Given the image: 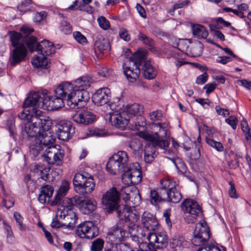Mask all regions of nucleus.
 Masks as SVG:
<instances>
[{
	"label": "nucleus",
	"instance_id": "f257e3e1",
	"mask_svg": "<svg viewBox=\"0 0 251 251\" xmlns=\"http://www.w3.org/2000/svg\"><path fill=\"white\" fill-rule=\"evenodd\" d=\"M50 124L47 128L44 126V122L41 126H36L32 124H25V130L28 137H35L45 148L44 152V159L48 164H56L61 165L64 157V151L59 145H53L55 139L52 133L49 130L52 125V121L50 118Z\"/></svg>",
	"mask_w": 251,
	"mask_h": 251
},
{
	"label": "nucleus",
	"instance_id": "f03ea898",
	"mask_svg": "<svg viewBox=\"0 0 251 251\" xmlns=\"http://www.w3.org/2000/svg\"><path fill=\"white\" fill-rule=\"evenodd\" d=\"M45 96V91L30 93L23 102L24 109L18 114V118L26 121L25 124H32L39 126L44 122V126L48 127L50 124V118L38 109L41 104L44 105Z\"/></svg>",
	"mask_w": 251,
	"mask_h": 251
},
{
	"label": "nucleus",
	"instance_id": "7ed1b4c3",
	"mask_svg": "<svg viewBox=\"0 0 251 251\" xmlns=\"http://www.w3.org/2000/svg\"><path fill=\"white\" fill-rule=\"evenodd\" d=\"M71 85L68 83H61L54 90V96L49 95L48 92L45 90L44 105L50 107L51 110H58L64 106L65 101L67 105L72 109L79 108L80 106L77 103H74V106L68 104L69 100L73 101V97L70 93Z\"/></svg>",
	"mask_w": 251,
	"mask_h": 251
},
{
	"label": "nucleus",
	"instance_id": "20e7f679",
	"mask_svg": "<svg viewBox=\"0 0 251 251\" xmlns=\"http://www.w3.org/2000/svg\"><path fill=\"white\" fill-rule=\"evenodd\" d=\"M92 78L89 75H84L77 78L74 81V84L69 82H64L70 84L72 88L70 90L73 97V101L69 100L68 103L72 107L74 106V103H77L80 107L84 106L86 102L89 100V94L86 90L90 87L92 82Z\"/></svg>",
	"mask_w": 251,
	"mask_h": 251
},
{
	"label": "nucleus",
	"instance_id": "39448f33",
	"mask_svg": "<svg viewBox=\"0 0 251 251\" xmlns=\"http://www.w3.org/2000/svg\"><path fill=\"white\" fill-rule=\"evenodd\" d=\"M121 193L115 187H112L107 190L102 196L101 202L104 208L109 213L116 210L119 218L120 214L128 216H135L131 211V208L123 205H119Z\"/></svg>",
	"mask_w": 251,
	"mask_h": 251
},
{
	"label": "nucleus",
	"instance_id": "423d86ee",
	"mask_svg": "<svg viewBox=\"0 0 251 251\" xmlns=\"http://www.w3.org/2000/svg\"><path fill=\"white\" fill-rule=\"evenodd\" d=\"M154 127L158 129V131L155 132L153 134L141 131L139 133V136L145 139L147 142L155 144L157 147L165 150V153L171 155L173 151L170 150H166L169 143L164 139L167 136V125L165 123H158L154 124Z\"/></svg>",
	"mask_w": 251,
	"mask_h": 251
},
{
	"label": "nucleus",
	"instance_id": "0eeeda50",
	"mask_svg": "<svg viewBox=\"0 0 251 251\" xmlns=\"http://www.w3.org/2000/svg\"><path fill=\"white\" fill-rule=\"evenodd\" d=\"M144 61V52H138L133 54L123 65L124 74L130 82H135L141 73L140 66Z\"/></svg>",
	"mask_w": 251,
	"mask_h": 251
},
{
	"label": "nucleus",
	"instance_id": "6e6552de",
	"mask_svg": "<svg viewBox=\"0 0 251 251\" xmlns=\"http://www.w3.org/2000/svg\"><path fill=\"white\" fill-rule=\"evenodd\" d=\"M119 220L108 232L106 236V242L110 245L116 246L127 236V228L126 224V215H119Z\"/></svg>",
	"mask_w": 251,
	"mask_h": 251
},
{
	"label": "nucleus",
	"instance_id": "1a4fd4ad",
	"mask_svg": "<svg viewBox=\"0 0 251 251\" xmlns=\"http://www.w3.org/2000/svg\"><path fill=\"white\" fill-rule=\"evenodd\" d=\"M73 185L75 192L80 194H90L95 187L93 176L85 172L77 173L75 175Z\"/></svg>",
	"mask_w": 251,
	"mask_h": 251
},
{
	"label": "nucleus",
	"instance_id": "9d476101",
	"mask_svg": "<svg viewBox=\"0 0 251 251\" xmlns=\"http://www.w3.org/2000/svg\"><path fill=\"white\" fill-rule=\"evenodd\" d=\"M181 209L184 212L185 221L188 224L196 222L197 217L201 214L202 210L197 201L192 199H185L181 204Z\"/></svg>",
	"mask_w": 251,
	"mask_h": 251
},
{
	"label": "nucleus",
	"instance_id": "9b49d317",
	"mask_svg": "<svg viewBox=\"0 0 251 251\" xmlns=\"http://www.w3.org/2000/svg\"><path fill=\"white\" fill-rule=\"evenodd\" d=\"M160 185L164 188L162 199L165 201L177 203L182 199L180 191L176 188L175 181L171 179H163L160 180Z\"/></svg>",
	"mask_w": 251,
	"mask_h": 251
},
{
	"label": "nucleus",
	"instance_id": "f8f14e48",
	"mask_svg": "<svg viewBox=\"0 0 251 251\" xmlns=\"http://www.w3.org/2000/svg\"><path fill=\"white\" fill-rule=\"evenodd\" d=\"M66 201L68 204H71L74 206H76L84 214H89L92 213L96 207V201L88 198L75 196L73 198L67 199Z\"/></svg>",
	"mask_w": 251,
	"mask_h": 251
},
{
	"label": "nucleus",
	"instance_id": "ddd939ff",
	"mask_svg": "<svg viewBox=\"0 0 251 251\" xmlns=\"http://www.w3.org/2000/svg\"><path fill=\"white\" fill-rule=\"evenodd\" d=\"M135 216L126 217V225L127 228V236L128 237L130 235L132 241L136 242L139 244V250L142 249V247L144 246L143 240L139 237V231L141 230V227H139L135 223L139 219V216L136 213H134Z\"/></svg>",
	"mask_w": 251,
	"mask_h": 251
},
{
	"label": "nucleus",
	"instance_id": "4468645a",
	"mask_svg": "<svg viewBox=\"0 0 251 251\" xmlns=\"http://www.w3.org/2000/svg\"><path fill=\"white\" fill-rule=\"evenodd\" d=\"M75 234L80 238L92 239L99 234L97 226L92 221H85L79 224L75 230Z\"/></svg>",
	"mask_w": 251,
	"mask_h": 251
},
{
	"label": "nucleus",
	"instance_id": "2eb2a0df",
	"mask_svg": "<svg viewBox=\"0 0 251 251\" xmlns=\"http://www.w3.org/2000/svg\"><path fill=\"white\" fill-rule=\"evenodd\" d=\"M65 203L66 204L64 205L63 209L58 208V216L59 219L64 220V225L67 228L72 229L75 227L78 217L73 210L74 206L71 204H68L67 202Z\"/></svg>",
	"mask_w": 251,
	"mask_h": 251
},
{
	"label": "nucleus",
	"instance_id": "dca6fc26",
	"mask_svg": "<svg viewBox=\"0 0 251 251\" xmlns=\"http://www.w3.org/2000/svg\"><path fill=\"white\" fill-rule=\"evenodd\" d=\"M39 51L40 52L39 55L33 57L32 64L38 69H47L50 66L49 60L46 56L50 55L54 53V46L52 44V45L50 46V47H47L46 49H42Z\"/></svg>",
	"mask_w": 251,
	"mask_h": 251
},
{
	"label": "nucleus",
	"instance_id": "f3484780",
	"mask_svg": "<svg viewBox=\"0 0 251 251\" xmlns=\"http://www.w3.org/2000/svg\"><path fill=\"white\" fill-rule=\"evenodd\" d=\"M55 127L58 139L64 141L70 139L75 132V127L68 121H60L56 124Z\"/></svg>",
	"mask_w": 251,
	"mask_h": 251
},
{
	"label": "nucleus",
	"instance_id": "a211bd4d",
	"mask_svg": "<svg viewBox=\"0 0 251 251\" xmlns=\"http://www.w3.org/2000/svg\"><path fill=\"white\" fill-rule=\"evenodd\" d=\"M210 235L208 227L206 225L203 226L202 223H199L196 225L194 236L191 239L192 243L195 246L203 245L209 240Z\"/></svg>",
	"mask_w": 251,
	"mask_h": 251
},
{
	"label": "nucleus",
	"instance_id": "6ab92c4d",
	"mask_svg": "<svg viewBox=\"0 0 251 251\" xmlns=\"http://www.w3.org/2000/svg\"><path fill=\"white\" fill-rule=\"evenodd\" d=\"M122 192H124L125 195H123V200L126 203L123 206L131 208V211L133 213V209L135 207L138 206L141 203V197L138 190L134 189L131 190L128 187H125Z\"/></svg>",
	"mask_w": 251,
	"mask_h": 251
},
{
	"label": "nucleus",
	"instance_id": "aec40b11",
	"mask_svg": "<svg viewBox=\"0 0 251 251\" xmlns=\"http://www.w3.org/2000/svg\"><path fill=\"white\" fill-rule=\"evenodd\" d=\"M71 118L75 123L87 126L92 124L96 120V116L88 110H82L72 114Z\"/></svg>",
	"mask_w": 251,
	"mask_h": 251
},
{
	"label": "nucleus",
	"instance_id": "412c9836",
	"mask_svg": "<svg viewBox=\"0 0 251 251\" xmlns=\"http://www.w3.org/2000/svg\"><path fill=\"white\" fill-rule=\"evenodd\" d=\"M13 47L14 49L10 54L9 62L11 66H15L25 60L27 51L25 44Z\"/></svg>",
	"mask_w": 251,
	"mask_h": 251
},
{
	"label": "nucleus",
	"instance_id": "4be33fe9",
	"mask_svg": "<svg viewBox=\"0 0 251 251\" xmlns=\"http://www.w3.org/2000/svg\"><path fill=\"white\" fill-rule=\"evenodd\" d=\"M110 120L112 125L121 130H125L128 123L131 124V117L125 111L111 116Z\"/></svg>",
	"mask_w": 251,
	"mask_h": 251
},
{
	"label": "nucleus",
	"instance_id": "5701e85b",
	"mask_svg": "<svg viewBox=\"0 0 251 251\" xmlns=\"http://www.w3.org/2000/svg\"><path fill=\"white\" fill-rule=\"evenodd\" d=\"M110 92L107 88L98 89L92 96V101L98 106L107 104L110 100Z\"/></svg>",
	"mask_w": 251,
	"mask_h": 251
},
{
	"label": "nucleus",
	"instance_id": "b1692460",
	"mask_svg": "<svg viewBox=\"0 0 251 251\" xmlns=\"http://www.w3.org/2000/svg\"><path fill=\"white\" fill-rule=\"evenodd\" d=\"M215 23L210 25V29L214 32V35L220 40L225 41V36L221 31L218 29H222L224 27L230 26L229 22L226 21L223 18L219 17L215 19Z\"/></svg>",
	"mask_w": 251,
	"mask_h": 251
},
{
	"label": "nucleus",
	"instance_id": "393cba45",
	"mask_svg": "<svg viewBox=\"0 0 251 251\" xmlns=\"http://www.w3.org/2000/svg\"><path fill=\"white\" fill-rule=\"evenodd\" d=\"M142 224L143 227L146 228L148 231H154L156 229L158 223L152 214L148 212H145L142 217Z\"/></svg>",
	"mask_w": 251,
	"mask_h": 251
},
{
	"label": "nucleus",
	"instance_id": "a878e982",
	"mask_svg": "<svg viewBox=\"0 0 251 251\" xmlns=\"http://www.w3.org/2000/svg\"><path fill=\"white\" fill-rule=\"evenodd\" d=\"M26 45L29 50L33 52L46 49L47 47H50V46H52V43L48 40H43L41 43H37L36 38L32 36L26 41Z\"/></svg>",
	"mask_w": 251,
	"mask_h": 251
},
{
	"label": "nucleus",
	"instance_id": "bb28decb",
	"mask_svg": "<svg viewBox=\"0 0 251 251\" xmlns=\"http://www.w3.org/2000/svg\"><path fill=\"white\" fill-rule=\"evenodd\" d=\"M123 175L125 177L127 178L130 183L133 185L138 184L142 180V172L139 169H130L128 167V170L125 172Z\"/></svg>",
	"mask_w": 251,
	"mask_h": 251
},
{
	"label": "nucleus",
	"instance_id": "cd10ccee",
	"mask_svg": "<svg viewBox=\"0 0 251 251\" xmlns=\"http://www.w3.org/2000/svg\"><path fill=\"white\" fill-rule=\"evenodd\" d=\"M141 69L143 71V75L145 78L148 79H152L155 78L156 73L150 61L146 60L145 54L144 52V61L140 66Z\"/></svg>",
	"mask_w": 251,
	"mask_h": 251
},
{
	"label": "nucleus",
	"instance_id": "c85d7f7f",
	"mask_svg": "<svg viewBox=\"0 0 251 251\" xmlns=\"http://www.w3.org/2000/svg\"><path fill=\"white\" fill-rule=\"evenodd\" d=\"M94 49L96 55L98 58H100L102 54L110 50L109 42L107 40H98L95 43Z\"/></svg>",
	"mask_w": 251,
	"mask_h": 251
},
{
	"label": "nucleus",
	"instance_id": "c756f323",
	"mask_svg": "<svg viewBox=\"0 0 251 251\" xmlns=\"http://www.w3.org/2000/svg\"><path fill=\"white\" fill-rule=\"evenodd\" d=\"M157 146L155 144L148 142L144 149V160L146 163H150L156 156V152Z\"/></svg>",
	"mask_w": 251,
	"mask_h": 251
},
{
	"label": "nucleus",
	"instance_id": "7c9ffc66",
	"mask_svg": "<svg viewBox=\"0 0 251 251\" xmlns=\"http://www.w3.org/2000/svg\"><path fill=\"white\" fill-rule=\"evenodd\" d=\"M106 170L112 175H117L120 173L124 174L126 172V170L121 166L115 159L111 156L109 158L106 165Z\"/></svg>",
	"mask_w": 251,
	"mask_h": 251
},
{
	"label": "nucleus",
	"instance_id": "2f4dec72",
	"mask_svg": "<svg viewBox=\"0 0 251 251\" xmlns=\"http://www.w3.org/2000/svg\"><path fill=\"white\" fill-rule=\"evenodd\" d=\"M112 157L115 160L118 162L126 171L128 170L129 158L127 153L126 151H119L114 154Z\"/></svg>",
	"mask_w": 251,
	"mask_h": 251
},
{
	"label": "nucleus",
	"instance_id": "473e14b6",
	"mask_svg": "<svg viewBox=\"0 0 251 251\" xmlns=\"http://www.w3.org/2000/svg\"><path fill=\"white\" fill-rule=\"evenodd\" d=\"M131 119L134 121V122L131 124L133 130H137L139 131V133L141 131L145 132L146 123V119L142 116H139L137 117H133ZM139 136V133H138Z\"/></svg>",
	"mask_w": 251,
	"mask_h": 251
},
{
	"label": "nucleus",
	"instance_id": "72a5a7b5",
	"mask_svg": "<svg viewBox=\"0 0 251 251\" xmlns=\"http://www.w3.org/2000/svg\"><path fill=\"white\" fill-rule=\"evenodd\" d=\"M45 149L46 148L43 147L42 145L39 143V142L35 138L34 139V142L29 146L30 153L34 157H37L40 153H42V155L44 157L43 154Z\"/></svg>",
	"mask_w": 251,
	"mask_h": 251
},
{
	"label": "nucleus",
	"instance_id": "f704fd0d",
	"mask_svg": "<svg viewBox=\"0 0 251 251\" xmlns=\"http://www.w3.org/2000/svg\"><path fill=\"white\" fill-rule=\"evenodd\" d=\"M193 35L199 39H206L208 35V31L201 25H196L192 26Z\"/></svg>",
	"mask_w": 251,
	"mask_h": 251
},
{
	"label": "nucleus",
	"instance_id": "c9c22d12",
	"mask_svg": "<svg viewBox=\"0 0 251 251\" xmlns=\"http://www.w3.org/2000/svg\"><path fill=\"white\" fill-rule=\"evenodd\" d=\"M34 3L32 0H23L17 6L18 10L22 13L34 11Z\"/></svg>",
	"mask_w": 251,
	"mask_h": 251
},
{
	"label": "nucleus",
	"instance_id": "e433bc0d",
	"mask_svg": "<svg viewBox=\"0 0 251 251\" xmlns=\"http://www.w3.org/2000/svg\"><path fill=\"white\" fill-rule=\"evenodd\" d=\"M138 39L142 41L143 43L146 46L149 50L154 51V41L143 33L140 32L137 35Z\"/></svg>",
	"mask_w": 251,
	"mask_h": 251
},
{
	"label": "nucleus",
	"instance_id": "4c0bfd02",
	"mask_svg": "<svg viewBox=\"0 0 251 251\" xmlns=\"http://www.w3.org/2000/svg\"><path fill=\"white\" fill-rule=\"evenodd\" d=\"M167 158L173 162L179 174L186 173L187 166L181 158L177 157L172 158L167 157Z\"/></svg>",
	"mask_w": 251,
	"mask_h": 251
},
{
	"label": "nucleus",
	"instance_id": "58836bf2",
	"mask_svg": "<svg viewBox=\"0 0 251 251\" xmlns=\"http://www.w3.org/2000/svg\"><path fill=\"white\" fill-rule=\"evenodd\" d=\"M104 241L103 239L98 238L93 241L91 246V251H112V250L108 247H105L104 250L102 249L104 247Z\"/></svg>",
	"mask_w": 251,
	"mask_h": 251
},
{
	"label": "nucleus",
	"instance_id": "ea45409f",
	"mask_svg": "<svg viewBox=\"0 0 251 251\" xmlns=\"http://www.w3.org/2000/svg\"><path fill=\"white\" fill-rule=\"evenodd\" d=\"M184 239L182 237L175 236L170 241V246L176 251L181 249L185 244Z\"/></svg>",
	"mask_w": 251,
	"mask_h": 251
},
{
	"label": "nucleus",
	"instance_id": "a19ab883",
	"mask_svg": "<svg viewBox=\"0 0 251 251\" xmlns=\"http://www.w3.org/2000/svg\"><path fill=\"white\" fill-rule=\"evenodd\" d=\"M164 192V188L161 186L160 189V194L155 190H151L150 193V198L151 203L155 205H157L159 202L165 201V200L162 199V196Z\"/></svg>",
	"mask_w": 251,
	"mask_h": 251
},
{
	"label": "nucleus",
	"instance_id": "79ce46f5",
	"mask_svg": "<svg viewBox=\"0 0 251 251\" xmlns=\"http://www.w3.org/2000/svg\"><path fill=\"white\" fill-rule=\"evenodd\" d=\"M168 244V237L165 232L158 233L156 244H155V248L163 249L165 248Z\"/></svg>",
	"mask_w": 251,
	"mask_h": 251
},
{
	"label": "nucleus",
	"instance_id": "37998d69",
	"mask_svg": "<svg viewBox=\"0 0 251 251\" xmlns=\"http://www.w3.org/2000/svg\"><path fill=\"white\" fill-rule=\"evenodd\" d=\"M22 37L21 33L15 31H11L10 33V38L12 46L17 47L20 44H24L23 43L20 42V40Z\"/></svg>",
	"mask_w": 251,
	"mask_h": 251
},
{
	"label": "nucleus",
	"instance_id": "c03bdc74",
	"mask_svg": "<svg viewBox=\"0 0 251 251\" xmlns=\"http://www.w3.org/2000/svg\"><path fill=\"white\" fill-rule=\"evenodd\" d=\"M205 140L206 143L209 146L215 149L217 151L219 152H222L224 151V147L220 142L216 141L209 137H206Z\"/></svg>",
	"mask_w": 251,
	"mask_h": 251
},
{
	"label": "nucleus",
	"instance_id": "a18cd8bd",
	"mask_svg": "<svg viewBox=\"0 0 251 251\" xmlns=\"http://www.w3.org/2000/svg\"><path fill=\"white\" fill-rule=\"evenodd\" d=\"M113 73V70L106 67H100L98 69V75L104 78H108Z\"/></svg>",
	"mask_w": 251,
	"mask_h": 251
},
{
	"label": "nucleus",
	"instance_id": "49530a36",
	"mask_svg": "<svg viewBox=\"0 0 251 251\" xmlns=\"http://www.w3.org/2000/svg\"><path fill=\"white\" fill-rule=\"evenodd\" d=\"M143 107L139 103H135L126 106L127 112L130 115H135L141 111H142Z\"/></svg>",
	"mask_w": 251,
	"mask_h": 251
},
{
	"label": "nucleus",
	"instance_id": "de8ad7c7",
	"mask_svg": "<svg viewBox=\"0 0 251 251\" xmlns=\"http://www.w3.org/2000/svg\"><path fill=\"white\" fill-rule=\"evenodd\" d=\"M4 229L6 231V241L8 244H12L14 242V236L11 226L5 221L3 222Z\"/></svg>",
	"mask_w": 251,
	"mask_h": 251
},
{
	"label": "nucleus",
	"instance_id": "09e8293b",
	"mask_svg": "<svg viewBox=\"0 0 251 251\" xmlns=\"http://www.w3.org/2000/svg\"><path fill=\"white\" fill-rule=\"evenodd\" d=\"M33 31V29L26 25H23L21 28L20 33H22V36H24L23 41L26 44V42L30 37H27Z\"/></svg>",
	"mask_w": 251,
	"mask_h": 251
},
{
	"label": "nucleus",
	"instance_id": "8fccbe9b",
	"mask_svg": "<svg viewBox=\"0 0 251 251\" xmlns=\"http://www.w3.org/2000/svg\"><path fill=\"white\" fill-rule=\"evenodd\" d=\"M190 3V1L189 0H185L176 3L173 5L172 9H170L169 11V13H170L172 15H173V13L174 12L175 10L179 8L185 7L188 6Z\"/></svg>",
	"mask_w": 251,
	"mask_h": 251
},
{
	"label": "nucleus",
	"instance_id": "3c124183",
	"mask_svg": "<svg viewBox=\"0 0 251 251\" xmlns=\"http://www.w3.org/2000/svg\"><path fill=\"white\" fill-rule=\"evenodd\" d=\"M74 39L79 44L84 45L88 42L86 37L79 31H75L73 33Z\"/></svg>",
	"mask_w": 251,
	"mask_h": 251
},
{
	"label": "nucleus",
	"instance_id": "603ef678",
	"mask_svg": "<svg viewBox=\"0 0 251 251\" xmlns=\"http://www.w3.org/2000/svg\"><path fill=\"white\" fill-rule=\"evenodd\" d=\"M70 182L66 180H64L62 181L61 184L58 190V194L65 196L67 192L70 189Z\"/></svg>",
	"mask_w": 251,
	"mask_h": 251
},
{
	"label": "nucleus",
	"instance_id": "864d4df0",
	"mask_svg": "<svg viewBox=\"0 0 251 251\" xmlns=\"http://www.w3.org/2000/svg\"><path fill=\"white\" fill-rule=\"evenodd\" d=\"M59 29L60 30L65 34H70L72 32L71 25L66 21H62L60 23Z\"/></svg>",
	"mask_w": 251,
	"mask_h": 251
},
{
	"label": "nucleus",
	"instance_id": "5fc2aeb1",
	"mask_svg": "<svg viewBox=\"0 0 251 251\" xmlns=\"http://www.w3.org/2000/svg\"><path fill=\"white\" fill-rule=\"evenodd\" d=\"M6 128L8 130L10 135L13 138L16 135V127L13 120H8L6 124Z\"/></svg>",
	"mask_w": 251,
	"mask_h": 251
},
{
	"label": "nucleus",
	"instance_id": "6e6d98bb",
	"mask_svg": "<svg viewBox=\"0 0 251 251\" xmlns=\"http://www.w3.org/2000/svg\"><path fill=\"white\" fill-rule=\"evenodd\" d=\"M115 248L117 251H137L132 250L129 244L127 243H122L118 244L115 246Z\"/></svg>",
	"mask_w": 251,
	"mask_h": 251
},
{
	"label": "nucleus",
	"instance_id": "4d7b16f0",
	"mask_svg": "<svg viewBox=\"0 0 251 251\" xmlns=\"http://www.w3.org/2000/svg\"><path fill=\"white\" fill-rule=\"evenodd\" d=\"M158 233L149 232L147 233V239L149 243L155 248V244H156Z\"/></svg>",
	"mask_w": 251,
	"mask_h": 251
},
{
	"label": "nucleus",
	"instance_id": "13d9d810",
	"mask_svg": "<svg viewBox=\"0 0 251 251\" xmlns=\"http://www.w3.org/2000/svg\"><path fill=\"white\" fill-rule=\"evenodd\" d=\"M119 35L120 37L125 41L128 42L130 40V35L128 31L125 28H121L119 29Z\"/></svg>",
	"mask_w": 251,
	"mask_h": 251
},
{
	"label": "nucleus",
	"instance_id": "bf43d9fd",
	"mask_svg": "<svg viewBox=\"0 0 251 251\" xmlns=\"http://www.w3.org/2000/svg\"><path fill=\"white\" fill-rule=\"evenodd\" d=\"M100 26L104 30L107 29L110 27V23L109 21L103 16L98 19Z\"/></svg>",
	"mask_w": 251,
	"mask_h": 251
},
{
	"label": "nucleus",
	"instance_id": "052dcab7",
	"mask_svg": "<svg viewBox=\"0 0 251 251\" xmlns=\"http://www.w3.org/2000/svg\"><path fill=\"white\" fill-rule=\"evenodd\" d=\"M50 170V168L44 166L43 169L41 170L40 174H39V175L40 176V178L45 181L48 180L49 179Z\"/></svg>",
	"mask_w": 251,
	"mask_h": 251
},
{
	"label": "nucleus",
	"instance_id": "680f3d73",
	"mask_svg": "<svg viewBox=\"0 0 251 251\" xmlns=\"http://www.w3.org/2000/svg\"><path fill=\"white\" fill-rule=\"evenodd\" d=\"M14 218L16 223L18 224L20 230H23L25 228L23 226V218L22 215L18 212H15L14 213Z\"/></svg>",
	"mask_w": 251,
	"mask_h": 251
},
{
	"label": "nucleus",
	"instance_id": "e2e57ef3",
	"mask_svg": "<svg viewBox=\"0 0 251 251\" xmlns=\"http://www.w3.org/2000/svg\"><path fill=\"white\" fill-rule=\"evenodd\" d=\"M43 193L47 195V196L51 198L53 193V188L49 185H46L42 186L41 188V191Z\"/></svg>",
	"mask_w": 251,
	"mask_h": 251
},
{
	"label": "nucleus",
	"instance_id": "0e129e2a",
	"mask_svg": "<svg viewBox=\"0 0 251 251\" xmlns=\"http://www.w3.org/2000/svg\"><path fill=\"white\" fill-rule=\"evenodd\" d=\"M47 13L45 11L36 12L33 17V21L36 23L40 22L43 20L47 16Z\"/></svg>",
	"mask_w": 251,
	"mask_h": 251
},
{
	"label": "nucleus",
	"instance_id": "69168bd1",
	"mask_svg": "<svg viewBox=\"0 0 251 251\" xmlns=\"http://www.w3.org/2000/svg\"><path fill=\"white\" fill-rule=\"evenodd\" d=\"M14 202L13 199H10L8 197H4L2 201V204L3 206L5 207L7 209H9L14 205Z\"/></svg>",
	"mask_w": 251,
	"mask_h": 251
},
{
	"label": "nucleus",
	"instance_id": "338daca9",
	"mask_svg": "<svg viewBox=\"0 0 251 251\" xmlns=\"http://www.w3.org/2000/svg\"><path fill=\"white\" fill-rule=\"evenodd\" d=\"M208 77V74L206 72H204L203 74L197 77L196 83L199 85L203 84L207 81Z\"/></svg>",
	"mask_w": 251,
	"mask_h": 251
},
{
	"label": "nucleus",
	"instance_id": "774afa93",
	"mask_svg": "<svg viewBox=\"0 0 251 251\" xmlns=\"http://www.w3.org/2000/svg\"><path fill=\"white\" fill-rule=\"evenodd\" d=\"M197 251H221V250L214 246H206L199 248Z\"/></svg>",
	"mask_w": 251,
	"mask_h": 251
}]
</instances>
